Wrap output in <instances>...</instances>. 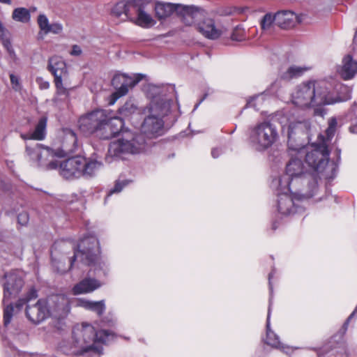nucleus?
I'll use <instances>...</instances> for the list:
<instances>
[{"instance_id": "1", "label": "nucleus", "mask_w": 357, "mask_h": 357, "mask_svg": "<svg viewBox=\"0 0 357 357\" xmlns=\"http://www.w3.org/2000/svg\"><path fill=\"white\" fill-rule=\"evenodd\" d=\"M169 109V101L154 97L149 105L150 114L142 125V132H123L120 138L110 143L106 160L111 162L112 160L124 159L128 155L144 151L147 144L145 137L151 139L162 134L164 122L162 119Z\"/></svg>"}, {"instance_id": "2", "label": "nucleus", "mask_w": 357, "mask_h": 357, "mask_svg": "<svg viewBox=\"0 0 357 357\" xmlns=\"http://www.w3.org/2000/svg\"><path fill=\"white\" fill-rule=\"evenodd\" d=\"M58 243H55L51 251L52 263L56 271L63 274L72 268L75 260L79 259L82 264L90 266H100L99 242L94 236H89L82 238L75 250L74 255L69 259L70 264L65 267L61 260L56 259ZM63 259H62V261Z\"/></svg>"}, {"instance_id": "3", "label": "nucleus", "mask_w": 357, "mask_h": 357, "mask_svg": "<svg viewBox=\"0 0 357 357\" xmlns=\"http://www.w3.org/2000/svg\"><path fill=\"white\" fill-rule=\"evenodd\" d=\"M115 334L107 330L96 331L93 326L83 323L76 325L73 330V341L82 349L84 354L91 352L98 357L102 353V347L99 343L106 344L114 340Z\"/></svg>"}, {"instance_id": "4", "label": "nucleus", "mask_w": 357, "mask_h": 357, "mask_svg": "<svg viewBox=\"0 0 357 357\" xmlns=\"http://www.w3.org/2000/svg\"><path fill=\"white\" fill-rule=\"evenodd\" d=\"M340 101V98L333 97L324 83L315 81L301 84L292 94L293 103L299 107L331 105Z\"/></svg>"}, {"instance_id": "5", "label": "nucleus", "mask_w": 357, "mask_h": 357, "mask_svg": "<svg viewBox=\"0 0 357 357\" xmlns=\"http://www.w3.org/2000/svg\"><path fill=\"white\" fill-rule=\"evenodd\" d=\"M279 139L277 128L268 121L257 123L250 128L249 142L257 151H265Z\"/></svg>"}, {"instance_id": "6", "label": "nucleus", "mask_w": 357, "mask_h": 357, "mask_svg": "<svg viewBox=\"0 0 357 357\" xmlns=\"http://www.w3.org/2000/svg\"><path fill=\"white\" fill-rule=\"evenodd\" d=\"M107 119V112L96 109L81 116L78 121L80 131L86 135H95L102 139L104 123Z\"/></svg>"}, {"instance_id": "7", "label": "nucleus", "mask_w": 357, "mask_h": 357, "mask_svg": "<svg viewBox=\"0 0 357 357\" xmlns=\"http://www.w3.org/2000/svg\"><path fill=\"white\" fill-rule=\"evenodd\" d=\"M329 160V151L326 142L308 147L305 154V162L314 171L323 173Z\"/></svg>"}, {"instance_id": "8", "label": "nucleus", "mask_w": 357, "mask_h": 357, "mask_svg": "<svg viewBox=\"0 0 357 357\" xmlns=\"http://www.w3.org/2000/svg\"><path fill=\"white\" fill-rule=\"evenodd\" d=\"M142 75L139 74L133 77L126 74H116L112 79V85L116 91L111 95V104H114L119 98L126 96L129 90L142 80Z\"/></svg>"}, {"instance_id": "9", "label": "nucleus", "mask_w": 357, "mask_h": 357, "mask_svg": "<svg viewBox=\"0 0 357 357\" xmlns=\"http://www.w3.org/2000/svg\"><path fill=\"white\" fill-rule=\"evenodd\" d=\"M50 316L56 319H63L70 312V301L64 295H54L47 301Z\"/></svg>"}, {"instance_id": "10", "label": "nucleus", "mask_w": 357, "mask_h": 357, "mask_svg": "<svg viewBox=\"0 0 357 357\" xmlns=\"http://www.w3.org/2000/svg\"><path fill=\"white\" fill-rule=\"evenodd\" d=\"M5 279L3 299L4 303L16 296L21 291L24 284L22 276L14 272L6 274Z\"/></svg>"}, {"instance_id": "11", "label": "nucleus", "mask_w": 357, "mask_h": 357, "mask_svg": "<svg viewBox=\"0 0 357 357\" xmlns=\"http://www.w3.org/2000/svg\"><path fill=\"white\" fill-rule=\"evenodd\" d=\"M82 157L68 158L59 164L60 174L66 178H79L83 174Z\"/></svg>"}, {"instance_id": "12", "label": "nucleus", "mask_w": 357, "mask_h": 357, "mask_svg": "<svg viewBox=\"0 0 357 357\" xmlns=\"http://www.w3.org/2000/svg\"><path fill=\"white\" fill-rule=\"evenodd\" d=\"M26 316L33 324H39L50 316L47 301L40 299L36 304H28L26 307Z\"/></svg>"}, {"instance_id": "13", "label": "nucleus", "mask_w": 357, "mask_h": 357, "mask_svg": "<svg viewBox=\"0 0 357 357\" xmlns=\"http://www.w3.org/2000/svg\"><path fill=\"white\" fill-rule=\"evenodd\" d=\"M47 70L54 76V80H67L68 72L66 64L63 59L58 56H54L49 59Z\"/></svg>"}, {"instance_id": "14", "label": "nucleus", "mask_w": 357, "mask_h": 357, "mask_svg": "<svg viewBox=\"0 0 357 357\" xmlns=\"http://www.w3.org/2000/svg\"><path fill=\"white\" fill-rule=\"evenodd\" d=\"M303 174L304 167L302 160L298 158H292L286 166V176H288V178L280 179V185H281L282 180H284L286 185L284 187V190H289V180L301 176Z\"/></svg>"}, {"instance_id": "15", "label": "nucleus", "mask_w": 357, "mask_h": 357, "mask_svg": "<svg viewBox=\"0 0 357 357\" xmlns=\"http://www.w3.org/2000/svg\"><path fill=\"white\" fill-rule=\"evenodd\" d=\"M132 12L133 19L130 21L137 25L144 28H149L155 24L153 18L145 12L141 0H136V4Z\"/></svg>"}, {"instance_id": "16", "label": "nucleus", "mask_w": 357, "mask_h": 357, "mask_svg": "<svg viewBox=\"0 0 357 357\" xmlns=\"http://www.w3.org/2000/svg\"><path fill=\"white\" fill-rule=\"evenodd\" d=\"M278 210L284 215H289L300 211L298 204L295 202L292 195L287 192L278 195Z\"/></svg>"}, {"instance_id": "17", "label": "nucleus", "mask_w": 357, "mask_h": 357, "mask_svg": "<svg viewBox=\"0 0 357 357\" xmlns=\"http://www.w3.org/2000/svg\"><path fill=\"white\" fill-rule=\"evenodd\" d=\"M54 83L56 91L52 98L53 103L56 106H60L62 103H67L73 88L68 86L66 80L63 79L54 80Z\"/></svg>"}, {"instance_id": "18", "label": "nucleus", "mask_w": 357, "mask_h": 357, "mask_svg": "<svg viewBox=\"0 0 357 357\" xmlns=\"http://www.w3.org/2000/svg\"><path fill=\"white\" fill-rule=\"evenodd\" d=\"M176 14L181 17L183 22L188 26L193 24L195 20L202 15L199 8L182 4H178Z\"/></svg>"}, {"instance_id": "19", "label": "nucleus", "mask_w": 357, "mask_h": 357, "mask_svg": "<svg viewBox=\"0 0 357 357\" xmlns=\"http://www.w3.org/2000/svg\"><path fill=\"white\" fill-rule=\"evenodd\" d=\"M136 4V0L130 1H121L116 3L112 9L111 13L116 17L124 16L123 20H132L133 9Z\"/></svg>"}, {"instance_id": "20", "label": "nucleus", "mask_w": 357, "mask_h": 357, "mask_svg": "<svg viewBox=\"0 0 357 357\" xmlns=\"http://www.w3.org/2000/svg\"><path fill=\"white\" fill-rule=\"evenodd\" d=\"M104 124L102 139H109L119 133L124 126V121L120 117L112 118L107 115V119Z\"/></svg>"}, {"instance_id": "21", "label": "nucleus", "mask_w": 357, "mask_h": 357, "mask_svg": "<svg viewBox=\"0 0 357 357\" xmlns=\"http://www.w3.org/2000/svg\"><path fill=\"white\" fill-rule=\"evenodd\" d=\"M197 29L205 38L211 40H216L220 37L222 31L216 28L213 20L208 18L199 22L197 25Z\"/></svg>"}, {"instance_id": "22", "label": "nucleus", "mask_w": 357, "mask_h": 357, "mask_svg": "<svg viewBox=\"0 0 357 357\" xmlns=\"http://www.w3.org/2000/svg\"><path fill=\"white\" fill-rule=\"evenodd\" d=\"M271 305V301H270L266 321V343L287 354L291 351V348L289 346L284 345L281 343L279 340V337L270 328Z\"/></svg>"}, {"instance_id": "23", "label": "nucleus", "mask_w": 357, "mask_h": 357, "mask_svg": "<svg viewBox=\"0 0 357 357\" xmlns=\"http://www.w3.org/2000/svg\"><path fill=\"white\" fill-rule=\"evenodd\" d=\"M297 22V15L289 10L280 11L275 15V22L282 29L294 27Z\"/></svg>"}, {"instance_id": "24", "label": "nucleus", "mask_w": 357, "mask_h": 357, "mask_svg": "<svg viewBox=\"0 0 357 357\" xmlns=\"http://www.w3.org/2000/svg\"><path fill=\"white\" fill-rule=\"evenodd\" d=\"M100 159V158H98L96 155L89 158H82V163L84 165L82 176L87 177L93 176L102 166Z\"/></svg>"}, {"instance_id": "25", "label": "nucleus", "mask_w": 357, "mask_h": 357, "mask_svg": "<svg viewBox=\"0 0 357 357\" xmlns=\"http://www.w3.org/2000/svg\"><path fill=\"white\" fill-rule=\"evenodd\" d=\"M338 72L344 79L353 78L357 73V62L350 55H347L343 58Z\"/></svg>"}, {"instance_id": "26", "label": "nucleus", "mask_w": 357, "mask_h": 357, "mask_svg": "<svg viewBox=\"0 0 357 357\" xmlns=\"http://www.w3.org/2000/svg\"><path fill=\"white\" fill-rule=\"evenodd\" d=\"M41 150H47V155H38L37 166L43 167L45 169H56L58 168L59 162L54 159L55 153L51 149L42 145Z\"/></svg>"}, {"instance_id": "27", "label": "nucleus", "mask_w": 357, "mask_h": 357, "mask_svg": "<svg viewBox=\"0 0 357 357\" xmlns=\"http://www.w3.org/2000/svg\"><path fill=\"white\" fill-rule=\"evenodd\" d=\"M100 285L95 279L85 278L74 286L73 292L75 295L90 293L99 288Z\"/></svg>"}, {"instance_id": "28", "label": "nucleus", "mask_w": 357, "mask_h": 357, "mask_svg": "<svg viewBox=\"0 0 357 357\" xmlns=\"http://www.w3.org/2000/svg\"><path fill=\"white\" fill-rule=\"evenodd\" d=\"M178 6L175 3H158L155 7V15L159 20L165 19L174 13H177Z\"/></svg>"}, {"instance_id": "29", "label": "nucleus", "mask_w": 357, "mask_h": 357, "mask_svg": "<svg viewBox=\"0 0 357 357\" xmlns=\"http://www.w3.org/2000/svg\"><path fill=\"white\" fill-rule=\"evenodd\" d=\"M78 305L84 307L86 310H91L97 313L99 317H101L105 311V301H91L84 299L78 301Z\"/></svg>"}, {"instance_id": "30", "label": "nucleus", "mask_w": 357, "mask_h": 357, "mask_svg": "<svg viewBox=\"0 0 357 357\" xmlns=\"http://www.w3.org/2000/svg\"><path fill=\"white\" fill-rule=\"evenodd\" d=\"M305 180L307 181L309 190L296 196L294 198H296L297 201L311 198L318 190V179L317 176H310L309 178L305 177Z\"/></svg>"}, {"instance_id": "31", "label": "nucleus", "mask_w": 357, "mask_h": 357, "mask_svg": "<svg viewBox=\"0 0 357 357\" xmlns=\"http://www.w3.org/2000/svg\"><path fill=\"white\" fill-rule=\"evenodd\" d=\"M120 118L129 120L130 117L138 112V107L133 100H128L118 110Z\"/></svg>"}, {"instance_id": "32", "label": "nucleus", "mask_w": 357, "mask_h": 357, "mask_svg": "<svg viewBox=\"0 0 357 357\" xmlns=\"http://www.w3.org/2000/svg\"><path fill=\"white\" fill-rule=\"evenodd\" d=\"M307 70L308 68L305 67L292 66L280 74V78L285 81H289L291 79L301 77Z\"/></svg>"}, {"instance_id": "33", "label": "nucleus", "mask_w": 357, "mask_h": 357, "mask_svg": "<svg viewBox=\"0 0 357 357\" xmlns=\"http://www.w3.org/2000/svg\"><path fill=\"white\" fill-rule=\"evenodd\" d=\"M42 144H36L34 146H26V153L29 160L37 165L38 155H47V150H41Z\"/></svg>"}, {"instance_id": "34", "label": "nucleus", "mask_w": 357, "mask_h": 357, "mask_svg": "<svg viewBox=\"0 0 357 357\" xmlns=\"http://www.w3.org/2000/svg\"><path fill=\"white\" fill-rule=\"evenodd\" d=\"M47 126V118L42 117L39 119L34 130L31 132V137L35 140H43L45 137Z\"/></svg>"}, {"instance_id": "35", "label": "nucleus", "mask_w": 357, "mask_h": 357, "mask_svg": "<svg viewBox=\"0 0 357 357\" xmlns=\"http://www.w3.org/2000/svg\"><path fill=\"white\" fill-rule=\"evenodd\" d=\"M12 19L16 22L28 23L31 20L30 10L23 7L17 8L13 11Z\"/></svg>"}, {"instance_id": "36", "label": "nucleus", "mask_w": 357, "mask_h": 357, "mask_svg": "<svg viewBox=\"0 0 357 357\" xmlns=\"http://www.w3.org/2000/svg\"><path fill=\"white\" fill-rule=\"evenodd\" d=\"M346 118L351 125L349 131L354 134H357V103L354 102L349 109Z\"/></svg>"}, {"instance_id": "37", "label": "nucleus", "mask_w": 357, "mask_h": 357, "mask_svg": "<svg viewBox=\"0 0 357 357\" xmlns=\"http://www.w3.org/2000/svg\"><path fill=\"white\" fill-rule=\"evenodd\" d=\"M59 348L61 351L67 355H84L81 349L75 346V342L70 343L67 341H62L60 344Z\"/></svg>"}, {"instance_id": "38", "label": "nucleus", "mask_w": 357, "mask_h": 357, "mask_svg": "<svg viewBox=\"0 0 357 357\" xmlns=\"http://www.w3.org/2000/svg\"><path fill=\"white\" fill-rule=\"evenodd\" d=\"M311 128V124L308 121H298L296 123L291 122L287 128V132L289 137L294 134V130L298 131H309Z\"/></svg>"}, {"instance_id": "39", "label": "nucleus", "mask_w": 357, "mask_h": 357, "mask_svg": "<svg viewBox=\"0 0 357 357\" xmlns=\"http://www.w3.org/2000/svg\"><path fill=\"white\" fill-rule=\"evenodd\" d=\"M38 297L37 291L35 288L31 287L26 294L24 298L17 300L15 303V307L17 310H21L25 304H27L31 300L36 299Z\"/></svg>"}, {"instance_id": "40", "label": "nucleus", "mask_w": 357, "mask_h": 357, "mask_svg": "<svg viewBox=\"0 0 357 357\" xmlns=\"http://www.w3.org/2000/svg\"><path fill=\"white\" fill-rule=\"evenodd\" d=\"M6 303L7 302L5 303H3V324L5 326H7L10 323L14 314L19 311L16 308L15 305L14 306L12 303H8L6 305Z\"/></svg>"}, {"instance_id": "41", "label": "nucleus", "mask_w": 357, "mask_h": 357, "mask_svg": "<svg viewBox=\"0 0 357 357\" xmlns=\"http://www.w3.org/2000/svg\"><path fill=\"white\" fill-rule=\"evenodd\" d=\"M245 38L246 36L245 29L241 25L236 26L233 29L231 35V39L234 41H243L245 40Z\"/></svg>"}, {"instance_id": "42", "label": "nucleus", "mask_w": 357, "mask_h": 357, "mask_svg": "<svg viewBox=\"0 0 357 357\" xmlns=\"http://www.w3.org/2000/svg\"><path fill=\"white\" fill-rule=\"evenodd\" d=\"M275 22V15L273 16L271 13H266L261 20L260 26L263 31L269 30L273 22Z\"/></svg>"}, {"instance_id": "43", "label": "nucleus", "mask_w": 357, "mask_h": 357, "mask_svg": "<svg viewBox=\"0 0 357 357\" xmlns=\"http://www.w3.org/2000/svg\"><path fill=\"white\" fill-rule=\"evenodd\" d=\"M130 183L129 180H117L116 181L115 185L113 188H112L109 193L107 195V197L105 198V202L107 201V198L111 196L114 193H118L120 192L123 188L128 185Z\"/></svg>"}, {"instance_id": "44", "label": "nucleus", "mask_w": 357, "mask_h": 357, "mask_svg": "<svg viewBox=\"0 0 357 357\" xmlns=\"http://www.w3.org/2000/svg\"><path fill=\"white\" fill-rule=\"evenodd\" d=\"M328 127L326 130L327 139H330L335 134L337 126L336 118L332 117L328 119Z\"/></svg>"}, {"instance_id": "45", "label": "nucleus", "mask_w": 357, "mask_h": 357, "mask_svg": "<svg viewBox=\"0 0 357 357\" xmlns=\"http://www.w3.org/2000/svg\"><path fill=\"white\" fill-rule=\"evenodd\" d=\"M37 22L41 31H44L45 33H47V29H49L50 24L47 16L44 14H40L38 17Z\"/></svg>"}, {"instance_id": "46", "label": "nucleus", "mask_w": 357, "mask_h": 357, "mask_svg": "<svg viewBox=\"0 0 357 357\" xmlns=\"http://www.w3.org/2000/svg\"><path fill=\"white\" fill-rule=\"evenodd\" d=\"M10 83L13 90L15 91H20L22 89V84L20 82V78L14 74H10Z\"/></svg>"}, {"instance_id": "47", "label": "nucleus", "mask_w": 357, "mask_h": 357, "mask_svg": "<svg viewBox=\"0 0 357 357\" xmlns=\"http://www.w3.org/2000/svg\"><path fill=\"white\" fill-rule=\"evenodd\" d=\"M63 27L61 24L59 23H54L50 25L49 29H47L48 33H53L55 34H58L61 32Z\"/></svg>"}, {"instance_id": "48", "label": "nucleus", "mask_w": 357, "mask_h": 357, "mask_svg": "<svg viewBox=\"0 0 357 357\" xmlns=\"http://www.w3.org/2000/svg\"><path fill=\"white\" fill-rule=\"evenodd\" d=\"M29 214L27 212H22L17 216L18 223L21 225H26L29 222Z\"/></svg>"}, {"instance_id": "49", "label": "nucleus", "mask_w": 357, "mask_h": 357, "mask_svg": "<svg viewBox=\"0 0 357 357\" xmlns=\"http://www.w3.org/2000/svg\"><path fill=\"white\" fill-rule=\"evenodd\" d=\"M36 82L38 84L39 88L40 89H48L50 88V82L44 80L41 77H38L36 79Z\"/></svg>"}, {"instance_id": "50", "label": "nucleus", "mask_w": 357, "mask_h": 357, "mask_svg": "<svg viewBox=\"0 0 357 357\" xmlns=\"http://www.w3.org/2000/svg\"><path fill=\"white\" fill-rule=\"evenodd\" d=\"M66 137L68 139L70 140L73 145L77 143V137L76 134L72 130H68L66 132Z\"/></svg>"}, {"instance_id": "51", "label": "nucleus", "mask_w": 357, "mask_h": 357, "mask_svg": "<svg viewBox=\"0 0 357 357\" xmlns=\"http://www.w3.org/2000/svg\"><path fill=\"white\" fill-rule=\"evenodd\" d=\"M259 97H254L252 98L250 100H249L246 104V107H253L256 110H259V108H257V105L256 103L257 100H258Z\"/></svg>"}, {"instance_id": "52", "label": "nucleus", "mask_w": 357, "mask_h": 357, "mask_svg": "<svg viewBox=\"0 0 357 357\" xmlns=\"http://www.w3.org/2000/svg\"><path fill=\"white\" fill-rule=\"evenodd\" d=\"M82 54V50L79 46L75 45L73 46L70 54L73 56H79Z\"/></svg>"}, {"instance_id": "53", "label": "nucleus", "mask_w": 357, "mask_h": 357, "mask_svg": "<svg viewBox=\"0 0 357 357\" xmlns=\"http://www.w3.org/2000/svg\"><path fill=\"white\" fill-rule=\"evenodd\" d=\"M220 154V151L218 149H213L211 151V155L213 158H216L219 156Z\"/></svg>"}, {"instance_id": "54", "label": "nucleus", "mask_w": 357, "mask_h": 357, "mask_svg": "<svg viewBox=\"0 0 357 357\" xmlns=\"http://www.w3.org/2000/svg\"><path fill=\"white\" fill-rule=\"evenodd\" d=\"M21 137L23 139H24V140L33 139V138L31 137V132H29V133H26V134H22L21 135Z\"/></svg>"}, {"instance_id": "55", "label": "nucleus", "mask_w": 357, "mask_h": 357, "mask_svg": "<svg viewBox=\"0 0 357 357\" xmlns=\"http://www.w3.org/2000/svg\"><path fill=\"white\" fill-rule=\"evenodd\" d=\"M340 153H341V150L339 149H335V154L337 155V160H339L340 159Z\"/></svg>"}, {"instance_id": "56", "label": "nucleus", "mask_w": 357, "mask_h": 357, "mask_svg": "<svg viewBox=\"0 0 357 357\" xmlns=\"http://www.w3.org/2000/svg\"><path fill=\"white\" fill-rule=\"evenodd\" d=\"M0 3L10 5L12 1L11 0H0Z\"/></svg>"}, {"instance_id": "57", "label": "nucleus", "mask_w": 357, "mask_h": 357, "mask_svg": "<svg viewBox=\"0 0 357 357\" xmlns=\"http://www.w3.org/2000/svg\"><path fill=\"white\" fill-rule=\"evenodd\" d=\"M354 312H353L347 319V321L344 323V326H346L347 324H348V322L349 321V320L352 318L353 315H354Z\"/></svg>"}, {"instance_id": "58", "label": "nucleus", "mask_w": 357, "mask_h": 357, "mask_svg": "<svg viewBox=\"0 0 357 357\" xmlns=\"http://www.w3.org/2000/svg\"><path fill=\"white\" fill-rule=\"evenodd\" d=\"M319 114L321 116H323V112L321 111L318 112V110H315V114Z\"/></svg>"}, {"instance_id": "59", "label": "nucleus", "mask_w": 357, "mask_h": 357, "mask_svg": "<svg viewBox=\"0 0 357 357\" xmlns=\"http://www.w3.org/2000/svg\"><path fill=\"white\" fill-rule=\"evenodd\" d=\"M324 177H325L326 178H332L333 176H329V175H328V174H325V175H324Z\"/></svg>"}, {"instance_id": "60", "label": "nucleus", "mask_w": 357, "mask_h": 357, "mask_svg": "<svg viewBox=\"0 0 357 357\" xmlns=\"http://www.w3.org/2000/svg\"><path fill=\"white\" fill-rule=\"evenodd\" d=\"M30 11L32 10V11H36V8L33 7V8H31L30 10Z\"/></svg>"}, {"instance_id": "61", "label": "nucleus", "mask_w": 357, "mask_h": 357, "mask_svg": "<svg viewBox=\"0 0 357 357\" xmlns=\"http://www.w3.org/2000/svg\"><path fill=\"white\" fill-rule=\"evenodd\" d=\"M3 29V26L2 24L0 23V29Z\"/></svg>"}, {"instance_id": "62", "label": "nucleus", "mask_w": 357, "mask_h": 357, "mask_svg": "<svg viewBox=\"0 0 357 357\" xmlns=\"http://www.w3.org/2000/svg\"><path fill=\"white\" fill-rule=\"evenodd\" d=\"M271 273L269 274V280H271Z\"/></svg>"}]
</instances>
